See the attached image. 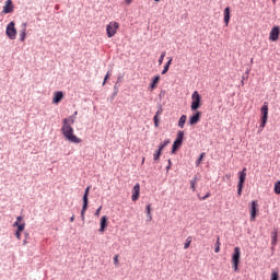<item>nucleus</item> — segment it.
I'll return each mask as SVG.
<instances>
[{
    "instance_id": "29",
    "label": "nucleus",
    "mask_w": 280,
    "mask_h": 280,
    "mask_svg": "<svg viewBox=\"0 0 280 280\" xmlns=\"http://www.w3.org/2000/svg\"><path fill=\"white\" fill-rule=\"evenodd\" d=\"M196 183H198V178L194 177V179L190 180V187L192 191H196Z\"/></svg>"
},
{
    "instance_id": "34",
    "label": "nucleus",
    "mask_w": 280,
    "mask_h": 280,
    "mask_svg": "<svg viewBox=\"0 0 280 280\" xmlns=\"http://www.w3.org/2000/svg\"><path fill=\"white\" fill-rule=\"evenodd\" d=\"M202 159H205V153H201L199 159L196 161V165H200L202 163Z\"/></svg>"
},
{
    "instance_id": "11",
    "label": "nucleus",
    "mask_w": 280,
    "mask_h": 280,
    "mask_svg": "<svg viewBox=\"0 0 280 280\" xmlns=\"http://www.w3.org/2000/svg\"><path fill=\"white\" fill-rule=\"evenodd\" d=\"M257 207H259L257 201H252V206H250V221L252 222H255V219L257 218Z\"/></svg>"
},
{
    "instance_id": "2",
    "label": "nucleus",
    "mask_w": 280,
    "mask_h": 280,
    "mask_svg": "<svg viewBox=\"0 0 280 280\" xmlns=\"http://www.w3.org/2000/svg\"><path fill=\"white\" fill-rule=\"evenodd\" d=\"M242 257V249L240 247H235L233 255H232V267L234 272H237L240 270V258Z\"/></svg>"
},
{
    "instance_id": "49",
    "label": "nucleus",
    "mask_w": 280,
    "mask_h": 280,
    "mask_svg": "<svg viewBox=\"0 0 280 280\" xmlns=\"http://www.w3.org/2000/svg\"><path fill=\"white\" fill-rule=\"evenodd\" d=\"M272 3H277V0H272Z\"/></svg>"
},
{
    "instance_id": "41",
    "label": "nucleus",
    "mask_w": 280,
    "mask_h": 280,
    "mask_svg": "<svg viewBox=\"0 0 280 280\" xmlns=\"http://www.w3.org/2000/svg\"><path fill=\"white\" fill-rule=\"evenodd\" d=\"M22 221H23V217H18L15 222H18V224H21Z\"/></svg>"
},
{
    "instance_id": "19",
    "label": "nucleus",
    "mask_w": 280,
    "mask_h": 280,
    "mask_svg": "<svg viewBox=\"0 0 280 280\" xmlns=\"http://www.w3.org/2000/svg\"><path fill=\"white\" fill-rule=\"evenodd\" d=\"M75 124V116H69L62 120V126H73Z\"/></svg>"
},
{
    "instance_id": "35",
    "label": "nucleus",
    "mask_w": 280,
    "mask_h": 280,
    "mask_svg": "<svg viewBox=\"0 0 280 280\" xmlns=\"http://www.w3.org/2000/svg\"><path fill=\"white\" fill-rule=\"evenodd\" d=\"M242 189H244V186L242 184H237V196H242Z\"/></svg>"
},
{
    "instance_id": "42",
    "label": "nucleus",
    "mask_w": 280,
    "mask_h": 280,
    "mask_svg": "<svg viewBox=\"0 0 280 280\" xmlns=\"http://www.w3.org/2000/svg\"><path fill=\"white\" fill-rule=\"evenodd\" d=\"M16 240H21V232H15Z\"/></svg>"
},
{
    "instance_id": "5",
    "label": "nucleus",
    "mask_w": 280,
    "mask_h": 280,
    "mask_svg": "<svg viewBox=\"0 0 280 280\" xmlns=\"http://www.w3.org/2000/svg\"><path fill=\"white\" fill-rule=\"evenodd\" d=\"M16 23H14V21L10 22L7 25V31L5 34L8 36V38H10V40H16V27H15Z\"/></svg>"
},
{
    "instance_id": "33",
    "label": "nucleus",
    "mask_w": 280,
    "mask_h": 280,
    "mask_svg": "<svg viewBox=\"0 0 280 280\" xmlns=\"http://www.w3.org/2000/svg\"><path fill=\"white\" fill-rule=\"evenodd\" d=\"M165 56H166V54H165V51H163L162 54H161V56H160V58H159V65H163V60H165Z\"/></svg>"
},
{
    "instance_id": "48",
    "label": "nucleus",
    "mask_w": 280,
    "mask_h": 280,
    "mask_svg": "<svg viewBox=\"0 0 280 280\" xmlns=\"http://www.w3.org/2000/svg\"><path fill=\"white\" fill-rule=\"evenodd\" d=\"M75 115H78V112H74V115H72V116L75 117Z\"/></svg>"
},
{
    "instance_id": "38",
    "label": "nucleus",
    "mask_w": 280,
    "mask_h": 280,
    "mask_svg": "<svg viewBox=\"0 0 280 280\" xmlns=\"http://www.w3.org/2000/svg\"><path fill=\"white\" fill-rule=\"evenodd\" d=\"M101 211H102V206H100L98 209L95 211L96 218H100Z\"/></svg>"
},
{
    "instance_id": "24",
    "label": "nucleus",
    "mask_w": 280,
    "mask_h": 280,
    "mask_svg": "<svg viewBox=\"0 0 280 280\" xmlns=\"http://www.w3.org/2000/svg\"><path fill=\"white\" fill-rule=\"evenodd\" d=\"M277 237H278V232L277 231H273L272 233H271V245L272 246H277Z\"/></svg>"
},
{
    "instance_id": "44",
    "label": "nucleus",
    "mask_w": 280,
    "mask_h": 280,
    "mask_svg": "<svg viewBox=\"0 0 280 280\" xmlns=\"http://www.w3.org/2000/svg\"><path fill=\"white\" fill-rule=\"evenodd\" d=\"M170 65H172V58L166 62V67H170Z\"/></svg>"
},
{
    "instance_id": "47",
    "label": "nucleus",
    "mask_w": 280,
    "mask_h": 280,
    "mask_svg": "<svg viewBox=\"0 0 280 280\" xmlns=\"http://www.w3.org/2000/svg\"><path fill=\"white\" fill-rule=\"evenodd\" d=\"M207 198H209V195H206V196L203 197V200L207 199Z\"/></svg>"
},
{
    "instance_id": "8",
    "label": "nucleus",
    "mask_w": 280,
    "mask_h": 280,
    "mask_svg": "<svg viewBox=\"0 0 280 280\" xmlns=\"http://www.w3.org/2000/svg\"><path fill=\"white\" fill-rule=\"evenodd\" d=\"M185 137V132L184 131H178L177 132V138L173 143V149L172 152H176V150H178L179 145L183 144V138Z\"/></svg>"
},
{
    "instance_id": "15",
    "label": "nucleus",
    "mask_w": 280,
    "mask_h": 280,
    "mask_svg": "<svg viewBox=\"0 0 280 280\" xmlns=\"http://www.w3.org/2000/svg\"><path fill=\"white\" fill-rule=\"evenodd\" d=\"M161 115H163V106L160 105L155 113V116L153 117L155 128H159V121H160L159 117H161Z\"/></svg>"
},
{
    "instance_id": "7",
    "label": "nucleus",
    "mask_w": 280,
    "mask_h": 280,
    "mask_svg": "<svg viewBox=\"0 0 280 280\" xmlns=\"http://www.w3.org/2000/svg\"><path fill=\"white\" fill-rule=\"evenodd\" d=\"M117 30H119V24L117 22H109L106 26L107 37L113 38L117 34Z\"/></svg>"
},
{
    "instance_id": "22",
    "label": "nucleus",
    "mask_w": 280,
    "mask_h": 280,
    "mask_svg": "<svg viewBox=\"0 0 280 280\" xmlns=\"http://www.w3.org/2000/svg\"><path fill=\"white\" fill-rule=\"evenodd\" d=\"M187 121V115H182L178 121V127L179 128H185V124Z\"/></svg>"
},
{
    "instance_id": "3",
    "label": "nucleus",
    "mask_w": 280,
    "mask_h": 280,
    "mask_svg": "<svg viewBox=\"0 0 280 280\" xmlns=\"http://www.w3.org/2000/svg\"><path fill=\"white\" fill-rule=\"evenodd\" d=\"M201 102H202V96H200V93H198V91H195L191 94L190 109L191 110H198V108H200V106H202Z\"/></svg>"
},
{
    "instance_id": "17",
    "label": "nucleus",
    "mask_w": 280,
    "mask_h": 280,
    "mask_svg": "<svg viewBox=\"0 0 280 280\" xmlns=\"http://www.w3.org/2000/svg\"><path fill=\"white\" fill-rule=\"evenodd\" d=\"M223 14H224V23H225V26L228 27L229 22L231 21V8L226 7L223 11Z\"/></svg>"
},
{
    "instance_id": "46",
    "label": "nucleus",
    "mask_w": 280,
    "mask_h": 280,
    "mask_svg": "<svg viewBox=\"0 0 280 280\" xmlns=\"http://www.w3.org/2000/svg\"><path fill=\"white\" fill-rule=\"evenodd\" d=\"M145 163V158L142 159V165Z\"/></svg>"
},
{
    "instance_id": "45",
    "label": "nucleus",
    "mask_w": 280,
    "mask_h": 280,
    "mask_svg": "<svg viewBox=\"0 0 280 280\" xmlns=\"http://www.w3.org/2000/svg\"><path fill=\"white\" fill-rule=\"evenodd\" d=\"M70 222H75V215H72V217L70 218Z\"/></svg>"
},
{
    "instance_id": "1",
    "label": "nucleus",
    "mask_w": 280,
    "mask_h": 280,
    "mask_svg": "<svg viewBox=\"0 0 280 280\" xmlns=\"http://www.w3.org/2000/svg\"><path fill=\"white\" fill-rule=\"evenodd\" d=\"M61 132H62L66 141H69L70 143H82V140L78 136H75L73 127L62 126Z\"/></svg>"
},
{
    "instance_id": "28",
    "label": "nucleus",
    "mask_w": 280,
    "mask_h": 280,
    "mask_svg": "<svg viewBox=\"0 0 280 280\" xmlns=\"http://www.w3.org/2000/svg\"><path fill=\"white\" fill-rule=\"evenodd\" d=\"M161 152L162 151L160 149L155 151V153L153 154V161H159V159H161Z\"/></svg>"
},
{
    "instance_id": "13",
    "label": "nucleus",
    "mask_w": 280,
    "mask_h": 280,
    "mask_svg": "<svg viewBox=\"0 0 280 280\" xmlns=\"http://www.w3.org/2000/svg\"><path fill=\"white\" fill-rule=\"evenodd\" d=\"M202 116L201 112H196L190 118H189V125L196 126L198 121H200V117Z\"/></svg>"
},
{
    "instance_id": "31",
    "label": "nucleus",
    "mask_w": 280,
    "mask_h": 280,
    "mask_svg": "<svg viewBox=\"0 0 280 280\" xmlns=\"http://www.w3.org/2000/svg\"><path fill=\"white\" fill-rule=\"evenodd\" d=\"M220 246H221L220 237H218L217 238V243H215L214 253H220Z\"/></svg>"
},
{
    "instance_id": "25",
    "label": "nucleus",
    "mask_w": 280,
    "mask_h": 280,
    "mask_svg": "<svg viewBox=\"0 0 280 280\" xmlns=\"http://www.w3.org/2000/svg\"><path fill=\"white\" fill-rule=\"evenodd\" d=\"M152 205H147V215L150 218V221H152Z\"/></svg>"
},
{
    "instance_id": "30",
    "label": "nucleus",
    "mask_w": 280,
    "mask_h": 280,
    "mask_svg": "<svg viewBox=\"0 0 280 280\" xmlns=\"http://www.w3.org/2000/svg\"><path fill=\"white\" fill-rule=\"evenodd\" d=\"M275 194L279 195L280 194V180H278L276 184H275Z\"/></svg>"
},
{
    "instance_id": "6",
    "label": "nucleus",
    "mask_w": 280,
    "mask_h": 280,
    "mask_svg": "<svg viewBox=\"0 0 280 280\" xmlns=\"http://www.w3.org/2000/svg\"><path fill=\"white\" fill-rule=\"evenodd\" d=\"M261 124L259 126L260 130H264L266 128V124H268V103H264L261 107Z\"/></svg>"
},
{
    "instance_id": "21",
    "label": "nucleus",
    "mask_w": 280,
    "mask_h": 280,
    "mask_svg": "<svg viewBox=\"0 0 280 280\" xmlns=\"http://www.w3.org/2000/svg\"><path fill=\"white\" fill-rule=\"evenodd\" d=\"M159 82H161V75H155L153 79H152V83H151V89L154 90L156 89V84H159Z\"/></svg>"
},
{
    "instance_id": "23",
    "label": "nucleus",
    "mask_w": 280,
    "mask_h": 280,
    "mask_svg": "<svg viewBox=\"0 0 280 280\" xmlns=\"http://www.w3.org/2000/svg\"><path fill=\"white\" fill-rule=\"evenodd\" d=\"M13 226H16V228H18V230H16L18 233H22V231H25V223L15 222V223L13 224Z\"/></svg>"
},
{
    "instance_id": "37",
    "label": "nucleus",
    "mask_w": 280,
    "mask_h": 280,
    "mask_svg": "<svg viewBox=\"0 0 280 280\" xmlns=\"http://www.w3.org/2000/svg\"><path fill=\"white\" fill-rule=\"evenodd\" d=\"M108 78H110V72L106 73V75L104 78L103 86H104V84H106V80H108Z\"/></svg>"
},
{
    "instance_id": "18",
    "label": "nucleus",
    "mask_w": 280,
    "mask_h": 280,
    "mask_svg": "<svg viewBox=\"0 0 280 280\" xmlns=\"http://www.w3.org/2000/svg\"><path fill=\"white\" fill-rule=\"evenodd\" d=\"M22 31H21V34H20V40L23 43L25 42V38L27 37V23H23L22 24Z\"/></svg>"
},
{
    "instance_id": "4",
    "label": "nucleus",
    "mask_w": 280,
    "mask_h": 280,
    "mask_svg": "<svg viewBox=\"0 0 280 280\" xmlns=\"http://www.w3.org/2000/svg\"><path fill=\"white\" fill-rule=\"evenodd\" d=\"M89 191H91V186H88L85 188V192L83 195V206L81 210V220L84 222L85 220V214H86V209H89Z\"/></svg>"
},
{
    "instance_id": "16",
    "label": "nucleus",
    "mask_w": 280,
    "mask_h": 280,
    "mask_svg": "<svg viewBox=\"0 0 280 280\" xmlns=\"http://www.w3.org/2000/svg\"><path fill=\"white\" fill-rule=\"evenodd\" d=\"M65 97V93L62 92H55L52 97V104H60Z\"/></svg>"
},
{
    "instance_id": "27",
    "label": "nucleus",
    "mask_w": 280,
    "mask_h": 280,
    "mask_svg": "<svg viewBox=\"0 0 280 280\" xmlns=\"http://www.w3.org/2000/svg\"><path fill=\"white\" fill-rule=\"evenodd\" d=\"M166 145H170V140H165L164 142L160 143L159 150L163 152V150L166 148Z\"/></svg>"
},
{
    "instance_id": "36",
    "label": "nucleus",
    "mask_w": 280,
    "mask_h": 280,
    "mask_svg": "<svg viewBox=\"0 0 280 280\" xmlns=\"http://www.w3.org/2000/svg\"><path fill=\"white\" fill-rule=\"evenodd\" d=\"M167 71H170V66H164V69L162 71V75H165V73H167Z\"/></svg>"
},
{
    "instance_id": "14",
    "label": "nucleus",
    "mask_w": 280,
    "mask_h": 280,
    "mask_svg": "<svg viewBox=\"0 0 280 280\" xmlns=\"http://www.w3.org/2000/svg\"><path fill=\"white\" fill-rule=\"evenodd\" d=\"M279 34H280V30L279 26H275L272 27L270 34H269V39L271 40H279Z\"/></svg>"
},
{
    "instance_id": "9",
    "label": "nucleus",
    "mask_w": 280,
    "mask_h": 280,
    "mask_svg": "<svg viewBox=\"0 0 280 280\" xmlns=\"http://www.w3.org/2000/svg\"><path fill=\"white\" fill-rule=\"evenodd\" d=\"M141 195V185L136 184L132 189L131 200L132 202H137L139 200V196Z\"/></svg>"
},
{
    "instance_id": "40",
    "label": "nucleus",
    "mask_w": 280,
    "mask_h": 280,
    "mask_svg": "<svg viewBox=\"0 0 280 280\" xmlns=\"http://www.w3.org/2000/svg\"><path fill=\"white\" fill-rule=\"evenodd\" d=\"M114 264H115V265L119 264V256H118V255H116V256L114 257Z\"/></svg>"
},
{
    "instance_id": "12",
    "label": "nucleus",
    "mask_w": 280,
    "mask_h": 280,
    "mask_svg": "<svg viewBox=\"0 0 280 280\" xmlns=\"http://www.w3.org/2000/svg\"><path fill=\"white\" fill-rule=\"evenodd\" d=\"M108 226V217L103 215L100 221V233H104Z\"/></svg>"
},
{
    "instance_id": "50",
    "label": "nucleus",
    "mask_w": 280,
    "mask_h": 280,
    "mask_svg": "<svg viewBox=\"0 0 280 280\" xmlns=\"http://www.w3.org/2000/svg\"><path fill=\"white\" fill-rule=\"evenodd\" d=\"M154 1H161V0H154Z\"/></svg>"
},
{
    "instance_id": "20",
    "label": "nucleus",
    "mask_w": 280,
    "mask_h": 280,
    "mask_svg": "<svg viewBox=\"0 0 280 280\" xmlns=\"http://www.w3.org/2000/svg\"><path fill=\"white\" fill-rule=\"evenodd\" d=\"M238 176H240V179H238V184L237 185H243L244 186V183H246V168H244L243 171L238 172Z\"/></svg>"
},
{
    "instance_id": "43",
    "label": "nucleus",
    "mask_w": 280,
    "mask_h": 280,
    "mask_svg": "<svg viewBox=\"0 0 280 280\" xmlns=\"http://www.w3.org/2000/svg\"><path fill=\"white\" fill-rule=\"evenodd\" d=\"M125 4L130 5L132 3V0H124Z\"/></svg>"
},
{
    "instance_id": "39",
    "label": "nucleus",
    "mask_w": 280,
    "mask_h": 280,
    "mask_svg": "<svg viewBox=\"0 0 280 280\" xmlns=\"http://www.w3.org/2000/svg\"><path fill=\"white\" fill-rule=\"evenodd\" d=\"M172 170V160H168V165L166 166V171L170 172Z\"/></svg>"
},
{
    "instance_id": "32",
    "label": "nucleus",
    "mask_w": 280,
    "mask_h": 280,
    "mask_svg": "<svg viewBox=\"0 0 280 280\" xmlns=\"http://www.w3.org/2000/svg\"><path fill=\"white\" fill-rule=\"evenodd\" d=\"M270 280H279V271H272Z\"/></svg>"
},
{
    "instance_id": "10",
    "label": "nucleus",
    "mask_w": 280,
    "mask_h": 280,
    "mask_svg": "<svg viewBox=\"0 0 280 280\" xmlns=\"http://www.w3.org/2000/svg\"><path fill=\"white\" fill-rule=\"evenodd\" d=\"M3 14H12L14 12V4H12V0H7L2 10Z\"/></svg>"
},
{
    "instance_id": "26",
    "label": "nucleus",
    "mask_w": 280,
    "mask_h": 280,
    "mask_svg": "<svg viewBox=\"0 0 280 280\" xmlns=\"http://www.w3.org/2000/svg\"><path fill=\"white\" fill-rule=\"evenodd\" d=\"M189 246H191V236H188L186 238V243L184 244V250H187V248H189Z\"/></svg>"
}]
</instances>
